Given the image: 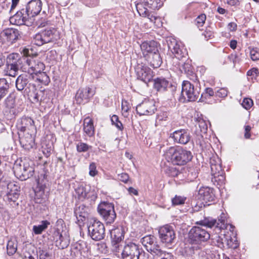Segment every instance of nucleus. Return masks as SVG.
Listing matches in <instances>:
<instances>
[{
	"mask_svg": "<svg viewBox=\"0 0 259 259\" xmlns=\"http://www.w3.org/2000/svg\"><path fill=\"white\" fill-rule=\"evenodd\" d=\"M98 173V171L97 169V165L96 164L93 162H91L89 165V175L91 177L96 176Z\"/></svg>",
	"mask_w": 259,
	"mask_h": 259,
	"instance_id": "obj_57",
	"label": "nucleus"
},
{
	"mask_svg": "<svg viewBox=\"0 0 259 259\" xmlns=\"http://www.w3.org/2000/svg\"><path fill=\"white\" fill-rule=\"evenodd\" d=\"M98 210L107 224H111L114 222L116 214L112 203L102 202L99 204Z\"/></svg>",
	"mask_w": 259,
	"mask_h": 259,
	"instance_id": "obj_9",
	"label": "nucleus"
},
{
	"mask_svg": "<svg viewBox=\"0 0 259 259\" xmlns=\"http://www.w3.org/2000/svg\"><path fill=\"white\" fill-rule=\"evenodd\" d=\"M28 81L26 76L23 75H20L16 80V87L19 91L25 90V88L28 84Z\"/></svg>",
	"mask_w": 259,
	"mask_h": 259,
	"instance_id": "obj_37",
	"label": "nucleus"
},
{
	"mask_svg": "<svg viewBox=\"0 0 259 259\" xmlns=\"http://www.w3.org/2000/svg\"><path fill=\"white\" fill-rule=\"evenodd\" d=\"M17 128L20 131L29 134H34L36 132L33 120L28 117H22L17 123Z\"/></svg>",
	"mask_w": 259,
	"mask_h": 259,
	"instance_id": "obj_19",
	"label": "nucleus"
},
{
	"mask_svg": "<svg viewBox=\"0 0 259 259\" xmlns=\"http://www.w3.org/2000/svg\"><path fill=\"white\" fill-rule=\"evenodd\" d=\"M226 215L222 212L220 215L218 222L217 223V221L212 218H205L203 220L197 222L196 224L200 225L201 226L207 227L208 228H211L214 226L216 224V228L219 230H229L231 232H233L234 227L232 225L228 224L226 222Z\"/></svg>",
	"mask_w": 259,
	"mask_h": 259,
	"instance_id": "obj_6",
	"label": "nucleus"
},
{
	"mask_svg": "<svg viewBox=\"0 0 259 259\" xmlns=\"http://www.w3.org/2000/svg\"><path fill=\"white\" fill-rule=\"evenodd\" d=\"M250 56L252 61L259 60V48H252L250 49Z\"/></svg>",
	"mask_w": 259,
	"mask_h": 259,
	"instance_id": "obj_54",
	"label": "nucleus"
},
{
	"mask_svg": "<svg viewBox=\"0 0 259 259\" xmlns=\"http://www.w3.org/2000/svg\"><path fill=\"white\" fill-rule=\"evenodd\" d=\"M186 200V197H185L176 195L175 197L172 199L171 202L173 205H178L184 204Z\"/></svg>",
	"mask_w": 259,
	"mask_h": 259,
	"instance_id": "obj_51",
	"label": "nucleus"
},
{
	"mask_svg": "<svg viewBox=\"0 0 259 259\" xmlns=\"http://www.w3.org/2000/svg\"><path fill=\"white\" fill-rule=\"evenodd\" d=\"M149 61L150 66L153 68H157L160 66L162 60L158 51L155 53L149 54Z\"/></svg>",
	"mask_w": 259,
	"mask_h": 259,
	"instance_id": "obj_34",
	"label": "nucleus"
},
{
	"mask_svg": "<svg viewBox=\"0 0 259 259\" xmlns=\"http://www.w3.org/2000/svg\"><path fill=\"white\" fill-rule=\"evenodd\" d=\"M56 246L60 249H64L68 246L69 242L67 239H64L62 235L59 236V239L56 241Z\"/></svg>",
	"mask_w": 259,
	"mask_h": 259,
	"instance_id": "obj_49",
	"label": "nucleus"
},
{
	"mask_svg": "<svg viewBox=\"0 0 259 259\" xmlns=\"http://www.w3.org/2000/svg\"><path fill=\"white\" fill-rule=\"evenodd\" d=\"M24 92L28 94L29 98L34 103H38L44 100L42 96L44 94L43 91L37 90L35 85L33 84L29 83Z\"/></svg>",
	"mask_w": 259,
	"mask_h": 259,
	"instance_id": "obj_23",
	"label": "nucleus"
},
{
	"mask_svg": "<svg viewBox=\"0 0 259 259\" xmlns=\"http://www.w3.org/2000/svg\"><path fill=\"white\" fill-rule=\"evenodd\" d=\"M89 234L96 241L103 239L105 237V227L103 223L94 219H90L88 225Z\"/></svg>",
	"mask_w": 259,
	"mask_h": 259,
	"instance_id": "obj_7",
	"label": "nucleus"
},
{
	"mask_svg": "<svg viewBox=\"0 0 259 259\" xmlns=\"http://www.w3.org/2000/svg\"><path fill=\"white\" fill-rule=\"evenodd\" d=\"M228 91L227 88H222L216 92V96L220 98H225L227 96Z\"/></svg>",
	"mask_w": 259,
	"mask_h": 259,
	"instance_id": "obj_60",
	"label": "nucleus"
},
{
	"mask_svg": "<svg viewBox=\"0 0 259 259\" xmlns=\"http://www.w3.org/2000/svg\"><path fill=\"white\" fill-rule=\"evenodd\" d=\"M14 187V189L12 190V188L9 191H7L6 198L10 202H16L19 196V191L18 190V188L15 185L13 186Z\"/></svg>",
	"mask_w": 259,
	"mask_h": 259,
	"instance_id": "obj_38",
	"label": "nucleus"
},
{
	"mask_svg": "<svg viewBox=\"0 0 259 259\" xmlns=\"http://www.w3.org/2000/svg\"><path fill=\"white\" fill-rule=\"evenodd\" d=\"M194 83L188 80H184L182 84L181 95L180 101L182 102H194L199 97L200 88L197 85V83Z\"/></svg>",
	"mask_w": 259,
	"mask_h": 259,
	"instance_id": "obj_4",
	"label": "nucleus"
},
{
	"mask_svg": "<svg viewBox=\"0 0 259 259\" xmlns=\"http://www.w3.org/2000/svg\"><path fill=\"white\" fill-rule=\"evenodd\" d=\"M226 237L225 233L221 234L220 235L214 234L212 235L211 239L213 243L220 248H223L225 247V239Z\"/></svg>",
	"mask_w": 259,
	"mask_h": 259,
	"instance_id": "obj_36",
	"label": "nucleus"
},
{
	"mask_svg": "<svg viewBox=\"0 0 259 259\" xmlns=\"http://www.w3.org/2000/svg\"><path fill=\"white\" fill-rule=\"evenodd\" d=\"M19 65H8L7 74L10 76L15 77L18 74Z\"/></svg>",
	"mask_w": 259,
	"mask_h": 259,
	"instance_id": "obj_48",
	"label": "nucleus"
},
{
	"mask_svg": "<svg viewBox=\"0 0 259 259\" xmlns=\"http://www.w3.org/2000/svg\"><path fill=\"white\" fill-rule=\"evenodd\" d=\"M7 253L9 255H13L17 250V241L15 238L9 240L7 246Z\"/></svg>",
	"mask_w": 259,
	"mask_h": 259,
	"instance_id": "obj_41",
	"label": "nucleus"
},
{
	"mask_svg": "<svg viewBox=\"0 0 259 259\" xmlns=\"http://www.w3.org/2000/svg\"><path fill=\"white\" fill-rule=\"evenodd\" d=\"M143 253L144 252L139 248L138 245L130 242L125 245L121 254L123 259H144Z\"/></svg>",
	"mask_w": 259,
	"mask_h": 259,
	"instance_id": "obj_12",
	"label": "nucleus"
},
{
	"mask_svg": "<svg viewBox=\"0 0 259 259\" xmlns=\"http://www.w3.org/2000/svg\"><path fill=\"white\" fill-rule=\"evenodd\" d=\"M141 49L143 53H149L150 54L158 52L157 42L155 41H145L141 45Z\"/></svg>",
	"mask_w": 259,
	"mask_h": 259,
	"instance_id": "obj_30",
	"label": "nucleus"
},
{
	"mask_svg": "<svg viewBox=\"0 0 259 259\" xmlns=\"http://www.w3.org/2000/svg\"><path fill=\"white\" fill-rule=\"evenodd\" d=\"M167 118L166 112H161L157 115L156 122L161 123V122L167 120Z\"/></svg>",
	"mask_w": 259,
	"mask_h": 259,
	"instance_id": "obj_59",
	"label": "nucleus"
},
{
	"mask_svg": "<svg viewBox=\"0 0 259 259\" xmlns=\"http://www.w3.org/2000/svg\"><path fill=\"white\" fill-rule=\"evenodd\" d=\"M135 5L138 13L142 17L147 18L150 22L155 23L157 17L150 12L148 8L159 9L162 6L161 0H137Z\"/></svg>",
	"mask_w": 259,
	"mask_h": 259,
	"instance_id": "obj_2",
	"label": "nucleus"
},
{
	"mask_svg": "<svg viewBox=\"0 0 259 259\" xmlns=\"http://www.w3.org/2000/svg\"><path fill=\"white\" fill-rule=\"evenodd\" d=\"M159 235L161 241L166 245H171L176 238V234L172 227L165 225L160 228Z\"/></svg>",
	"mask_w": 259,
	"mask_h": 259,
	"instance_id": "obj_15",
	"label": "nucleus"
},
{
	"mask_svg": "<svg viewBox=\"0 0 259 259\" xmlns=\"http://www.w3.org/2000/svg\"><path fill=\"white\" fill-rule=\"evenodd\" d=\"M141 242L146 249L153 255L161 249L154 236H146L141 239Z\"/></svg>",
	"mask_w": 259,
	"mask_h": 259,
	"instance_id": "obj_18",
	"label": "nucleus"
},
{
	"mask_svg": "<svg viewBox=\"0 0 259 259\" xmlns=\"http://www.w3.org/2000/svg\"><path fill=\"white\" fill-rule=\"evenodd\" d=\"M13 185V184L8 183L6 181L2 171H0V196L7 193L9 189L12 188Z\"/></svg>",
	"mask_w": 259,
	"mask_h": 259,
	"instance_id": "obj_35",
	"label": "nucleus"
},
{
	"mask_svg": "<svg viewBox=\"0 0 259 259\" xmlns=\"http://www.w3.org/2000/svg\"><path fill=\"white\" fill-rule=\"evenodd\" d=\"M59 38L58 31L54 28L50 27L37 33L33 37L34 44L41 46L45 44L57 40Z\"/></svg>",
	"mask_w": 259,
	"mask_h": 259,
	"instance_id": "obj_5",
	"label": "nucleus"
},
{
	"mask_svg": "<svg viewBox=\"0 0 259 259\" xmlns=\"http://www.w3.org/2000/svg\"><path fill=\"white\" fill-rule=\"evenodd\" d=\"M29 19L24 9L22 8L10 18V21L13 24L22 25H25Z\"/></svg>",
	"mask_w": 259,
	"mask_h": 259,
	"instance_id": "obj_24",
	"label": "nucleus"
},
{
	"mask_svg": "<svg viewBox=\"0 0 259 259\" xmlns=\"http://www.w3.org/2000/svg\"><path fill=\"white\" fill-rule=\"evenodd\" d=\"M156 110L155 101L153 100H144L136 107L137 112L140 116L152 115Z\"/></svg>",
	"mask_w": 259,
	"mask_h": 259,
	"instance_id": "obj_16",
	"label": "nucleus"
},
{
	"mask_svg": "<svg viewBox=\"0 0 259 259\" xmlns=\"http://www.w3.org/2000/svg\"><path fill=\"white\" fill-rule=\"evenodd\" d=\"M91 148L92 146L83 142H79L76 144V150L78 152H87Z\"/></svg>",
	"mask_w": 259,
	"mask_h": 259,
	"instance_id": "obj_50",
	"label": "nucleus"
},
{
	"mask_svg": "<svg viewBox=\"0 0 259 259\" xmlns=\"http://www.w3.org/2000/svg\"><path fill=\"white\" fill-rule=\"evenodd\" d=\"M96 93V89L93 88L85 87L79 89L75 95V101L76 103L84 104L89 101Z\"/></svg>",
	"mask_w": 259,
	"mask_h": 259,
	"instance_id": "obj_17",
	"label": "nucleus"
},
{
	"mask_svg": "<svg viewBox=\"0 0 259 259\" xmlns=\"http://www.w3.org/2000/svg\"><path fill=\"white\" fill-rule=\"evenodd\" d=\"M72 252L76 255H80L83 257H88L90 254V247L84 241H79L75 243L71 248Z\"/></svg>",
	"mask_w": 259,
	"mask_h": 259,
	"instance_id": "obj_21",
	"label": "nucleus"
},
{
	"mask_svg": "<svg viewBox=\"0 0 259 259\" xmlns=\"http://www.w3.org/2000/svg\"><path fill=\"white\" fill-rule=\"evenodd\" d=\"M75 192L79 199L89 198V188L82 185L79 186L76 189Z\"/></svg>",
	"mask_w": 259,
	"mask_h": 259,
	"instance_id": "obj_42",
	"label": "nucleus"
},
{
	"mask_svg": "<svg viewBox=\"0 0 259 259\" xmlns=\"http://www.w3.org/2000/svg\"><path fill=\"white\" fill-rule=\"evenodd\" d=\"M131 108L129 103L126 101H122L121 103V110L123 113H127Z\"/></svg>",
	"mask_w": 259,
	"mask_h": 259,
	"instance_id": "obj_63",
	"label": "nucleus"
},
{
	"mask_svg": "<svg viewBox=\"0 0 259 259\" xmlns=\"http://www.w3.org/2000/svg\"><path fill=\"white\" fill-rule=\"evenodd\" d=\"M50 225V222L47 220L42 221L40 224L34 225L33 227V231L35 234H40Z\"/></svg>",
	"mask_w": 259,
	"mask_h": 259,
	"instance_id": "obj_40",
	"label": "nucleus"
},
{
	"mask_svg": "<svg viewBox=\"0 0 259 259\" xmlns=\"http://www.w3.org/2000/svg\"><path fill=\"white\" fill-rule=\"evenodd\" d=\"M14 99L12 97L9 96L6 99L5 105L7 108L11 109L14 107Z\"/></svg>",
	"mask_w": 259,
	"mask_h": 259,
	"instance_id": "obj_61",
	"label": "nucleus"
},
{
	"mask_svg": "<svg viewBox=\"0 0 259 259\" xmlns=\"http://www.w3.org/2000/svg\"><path fill=\"white\" fill-rule=\"evenodd\" d=\"M163 170L168 176L172 177H177L180 174L179 170L172 166L165 165L163 167Z\"/></svg>",
	"mask_w": 259,
	"mask_h": 259,
	"instance_id": "obj_45",
	"label": "nucleus"
},
{
	"mask_svg": "<svg viewBox=\"0 0 259 259\" xmlns=\"http://www.w3.org/2000/svg\"><path fill=\"white\" fill-rule=\"evenodd\" d=\"M9 85L5 78H0V91L8 93Z\"/></svg>",
	"mask_w": 259,
	"mask_h": 259,
	"instance_id": "obj_56",
	"label": "nucleus"
},
{
	"mask_svg": "<svg viewBox=\"0 0 259 259\" xmlns=\"http://www.w3.org/2000/svg\"><path fill=\"white\" fill-rule=\"evenodd\" d=\"M83 131L89 137H91L95 134V129L93 125V121L91 118L86 117L83 121Z\"/></svg>",
	"mask_w": 259,
	"mask_h": 259,
	"instance_id": "obj_31",
	"label": "nucleus"
},
{
	"mask_svg": "<svg viewBox=\"0 0 259 259\" xmlns=\"http://www.w3.org/2000/svg\"><path fill=\"white\" fill-rule=\"evenodd\" d=\"M3 35L6 37L7 41L10 44L15 42L20 35L19 31L14 28H7L3 31Z\"/></svg>",
	"mask_w": 259,
	"mask_h": 259,
	"instance_id": "obj_29",
	"label": "nucleus"
},
{
	"mask_svg": "<svg viewBox=\"0 0 259 259\" xmlns=\"http://www.w3.org/2000/svg\"><path fill=\"white\" fill-rule=\"evenodd\" d=\"M168 85V81L164 78H157L154 80V88L158 92L165 91Z\"/></svg>",
	"mask_w": 259,
	"mask_h": 259,
	"instance_id": "obj_33",
	"label": "nucleus"
},
{
	"mask_svg": "<svg viewBox=\"0 0 259 259\" xmlns=\"http://www.w3.org/2000/svg\"><path fill=\"white\" fill-rule=\"evenodd\" d=\"M20 61L19 55L17 53L11 54L7 58L8 65H19Z\"/></svg>",
	"mask_w": 259,
	"mask_h": 259,
	"instance_id": "obj_46",
	"label": "nucleus"
},
{
	"mask_svg": "<svg viewBox=\"0 0 259 259\" xmlns=\"http://www.w3.org/2000/svg\"><path fill=\"white\" fill-rule=\"evenodd\" d=\"M204 95H207L209 97H211L214 95V92L213 90L210 88H207L205 90V93L201 94V98L199 99L200 102H203L204 100L203 99V96Z\"/></svg>",
	"mask_w": 259,
	"mask_h": 259,
	"instance_id": "obj_62",
	"label": "nucleus"
},
{
	"mask_svg": "<svg viewBox=\"0 0 259 259\" xmlns=\"http://www.w3.org/2000/svg\"><path fill=\"white\" fill-rule=\"evenodd\" d=\"M39 259H53V255L52 252L46 250H41L39 251Z\"/></svg>",
	"mask_w": 259,
	"mask_h": 259,
	"instance_id": "obj_53",
	"label": "nucleus"
},
{
	"mask_svg": "<svg viewBox=\"0 0 259 259\" xmlns=\"http://www.w3.org/2000/svg\"><path fill=\"white\" fill-rule=\"evenodd\" d=\"M241 104L245 109H249L253 105V101L250 98H245L243 100Z\"/></svg>",
	"mask_w": 259,
	"mask_h": 259,
	"instance_id": "obj_58",
	"label": "nucleus"
},
{
	"mask_svg": "<svg viewBox=\"0 0 259 259\" xmlns=\"http://www.w3.org/2000/svg\"><path fill=\"white\" fill-rule=\"evenodd\" d=\"M179 67L180 71L182 73L186 74L190 80L196 83V81H197V77L194 72L193 68L190 61H187L186 62H179Z\"/></svg>",
	"mask_w": 259,
	"mask_h": 259,
	"instance_id": "obj_26",
	"label": "nucleus"
},
{
	"mask_svg": "<svg viewBox=\"0 0 259 259\" xmlns=\"http://www.w3.org/2000/svg\"><path fill=\"white\" fill-rule=\"evenodd\" d=\"M33 134H27L26 136L20 137V143L25 149L32 148L34 143Z\"/></svg>",
	"mask_w": 259,
	"mask_h": 259,
	"instance_id": "obj_32",
	"label": "nucleus"
},
{
	"mask_svg": "<svg viewBox=\"0 0 259 259\" xmlns=\"http://www.w3.org/2000/svg\"><path fill=\"white\" fill-rule=\"evenodd\" d=\"M158 253L156 252L153 256L159 257V259H173V256L171 253L163 251L161 249L158 251Z\"/></svg>",
	"mask_w": 259,
	"mask_h": 259,
	"instance_id": "obj_47",
	"label": "nucleus"
},
{
	"mask_svg": "<svg viewBox=\"0 0 259 259\" xmlns=\"http://www.w3.org/2000/svg\"><path fill=\"white\" fill-rule=\"evenodd\" d=\"M118 179L124 183H127L129 180V176L126 173H121L118 175Z\"/></svg>",
	"mask_w": 259,
	"mask_h": 259,
	"instance_id": "obj_64",
	"label": "nucleus"
},
{
	"mask_svg": "<svg viewBox=\"0 0 259 259\" xmlns=\"http://www.w3.org/2000/svg\"><path fill=\"white\" fill-rule=\"evenodd\" d=\"M206 18V15L204 14H202L196 18L195 23L198 28L203 26L205 23Z\"/></svg>",
	"mask_w": 259,
	"mask_h": 259,
	"instance_id": "obj_55",
	"label": "nucleus"
},
{
	"mask_svg": "<svg viewBox=\"0 0 259 259\" xmlns=\"http://www.w3.org/2000/svg\"><path fill=\"white\" fill-rule=\"evenodd\" d=\"M172 138L175 143L185 145L189 142L191 136L187 130L181 129L175 131L172 133Z\"/></svg>",
	"mask_w": 259,
	"mask_h": 259,
	"instance_id": "obj_25",
	"label": "nucleus"
},
{
	"mask_svg": "<svg viewBox=\"0 0 259 259\" xmlns=\"http://www.w3.org/2000/svg\"><path fill=\"white\" fill-rule=\"evenodd\" d=\"M189 237L192 244H200L208 240L210 235L202 227L194 226L189 231Z\"/></svg>",
	"mask_w": 259,
	"mask_h": 259,
	"instance_id": "obj_10",
	"label": "nucleus"
},
{
	"mask_svg": "<svg viewBox=\"0 0 259 259\" xmlns=\"http://www.w3.org/2000/svg\"><path fill=\"white\" fill-rule=\"evenodd\" d=\"M196 126H198L199 131L201 133H206L207 130V121L203 118L198 117L197 119Z\"/></svg>",
	"mask_w": 259,
	"mask_h": 259,
	"instance_id": "obj_44",
	"label": "nucleus"
},
{
	"mask_svg": "<svg viewBox=\"0 0 259 259\" xmlns=\"http://www.w3.org/2000/svg\"><path fill=\"white\" fill-rule=\"evenodd\" d=\"M209 163L212 181L224 183L225 177L221 166V160L218 156H213L210 158Z\"/></svg>",
	"mask_w": 259,
	"mask_h": 259,
	"instance_id": "obj_8",
	"label": "nucleus"
},
{
	"mask_svg": "<svg viewBox=\"0 0 259 259\" xmlns=\"http://www.w3.org/2000/svg\"><path fill=\"white\" fill-rule=\"evenodd\" d=\"M33 77L36 80H38L39 82L44 84H48L50 82V78L47 74L42 71L34 74Z\"/></svg>",
	"mask_w": 259,
	"mask_h": 259,
	"instance_id": "obj_39",
	"label": "nucleus"
},
{
	"mask_svg": "<svg viewBox=\"0 0 259 259\" xmlns=\"http://www.w3.org/2000/svg\"><path fill=\"white\" fill-rule=\"evenodd\" d=\"M167 42L168 50L174 55L176 58L180 60L184 57L185 53L176 39L169 38Z\"/></svg>",
	"mask_w": 259,
	"mask_h": 259,
	"instance_id": "obj_22",
	"label": "nucleus"
},
{
	"mask_svg": "<svg viewBox=\"0 0 259 259\" xmlns=\"http://www.w3.org/2000/svg\"><path fill=\"white\" fill-rule=\"evenodd\" d=\"M24 54L26 56L23 57V60L28 66V72L29 74L33 75L44 70L45 68L44 63L38 60L35 59L34 57L30 56L27 49L24 50Z\"/></svg>",
	"mask_w": 259,
	"mask_h": 259,
	"instance_id": "obj_11",
	"label": "nucleus"
},
{
	"mask_svg": "<svg viewBox=\"0 0 259 259\" xmlns=\"http://www.w3.org/2000/svg\"><path fill=\"white\" fill-rule=\"evenodd\" d=\"M198 196L199 199L205 203L212 202L214 200L213 190L208 187L200 188L198 191Z\"/></svg>",
	"mask_w": 259,
	"mask_h": 259,
	"instance_id": "obj_27",
	"label": "nucleus"
},
{
	"mask_svg": "<svg viewBox=\"0 0 259 259\" xmlns=\"http://www.w3.org/2000/svg\"><path fill=\"white\" fill-rule=\"evenodd\" d=\"M24 9L30 19L39 14L42 9V2L40 0H31Z\"/></svg>",
	"mask_w": 259,
	"mask_h": 259,
	"instance_id": "obj_20",
	"label": "nucleus"
},
{
	"mask_svg": "<svg viewBox=\"0 0 259 259\" xmlns=\"http://www.w3.org/2000/svg\"><path fill=\"white\" fill-rule=\"evenodd\" d=\"M89 208L81 204L76 207L74 210V214L78 221L83 222L89 219Z\"/></svg>",
	"mask_w": 259,
	"mask_h": 259,
	"instance_id": "obj_28",
	"label": "nucleus"
},
{
	"mask_svg": "<svg viewBox=\"0 0 259 259\" xmlns=\"http://www.w3.org/2000/svg\"><path fill=\"white\" fill-rule=\"evenodd\" d=\"M137 78L148 83L153 78V72L151 69L143 63H138L135 67Z\"/></svg>",
	"mask_w": 259,
	"mask_h": 259,
	"instance_id": "obj_14",
	"label": "nucleus"
},
{
	"mask_svg": "<svg viewBox=\"0 0 259 259\" xmlns=\"http://www.w3.org/2000/svg\"><path fill=\"white\" fill-rule=\"evenodd\" d=\"M165 160L173 165H184L192 159V153L182 147H170L164 153Z\"/></svg>",
	"mask_w": 259,
	"mask_h": 259,
	"instance_id": "obj_1",
	"label": "nucleus"
},
{
	"mask_svg": "<svg viewBox=\"0 0 259 259\" xmlns=\"http://www.w3.org/2000/svg\"><path fill=\"white\" fill-rule=\"evenodd\" d=\"M111 120L112 124L114 125L119 131H122L123 128L122 123L119 120L118 117L116 115H113Z\"/></svg>",
	"mask_w": 259,
	"mask_h": 259,
	"instance_id": "obj_52",
	"label": "nucleus"
},
{
	"mask_svg": "<svg viewBox=\"0 0 259 259\" xmlns=\"http://www.w3.org/2000/svg\"><path fill=\"white\" fill-rule=\"evenodd\" d=\"M13 169L15 176L21 181L33 176L34 172L33 162L25 159L16 161Z\"/></svg>",
	"mask_w": 259,
	"mask_h": 259,
	"instance_id": "obj_3",
	"label": "nucleus"
},
{
	"mask_svg": "<svg viewBox=\"0 0 259 259\" xmlns=\"http://www.w3.org/2000/svg\"><path fill=\"white\" fill-rule=\"evenodd\" d=\"M225 241V244H226V246L228 248L236 249L239 246V243L238 242V240H237V238L235 236L231 237L229 235H226Z\"/></svg>",
	"mask_w": 259,
	"mask_h": 259,
	"instance_id": "obj_43",
	"label": "nucleus"
},
{
	"mask_svg": "<svg viewBox=\"0 0 259 259\" xmlns=\"http://www.w3.org/2000/svg\"><path fill=\"white\" fill-rule=\"evenodd\" d=\"M124 230L122 227H117L110 231L112 249L113 251L119 252L121 248L120 243L124 239Z\"/></svg>",
	"mask_w": 259,
	"mask_h": 259,
	"instance_id": "obj_13",
	"label": "nucleus"
}]
</instances>
